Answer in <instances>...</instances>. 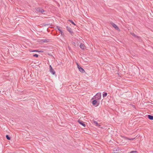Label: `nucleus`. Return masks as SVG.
<instances>
[{
    "mask_svg": "<svg viewBox=\"0 0 153 153\" xmlns=\"http://www.w3.org/2000/svg\"><path fill=\"white\" fill-rule=\"evenodd\" d=\"M66 28H67V30L69 31V32L72 35H73L74 34V32L72 31V29L71 28L68 27V26H67Z\"/></svg>",
    "mask_w": 153,
    "mask_h": 153,
    "instance_id": "7ed1b4c3",
    "label": "nucleus"
},
{
    "mask_svg": "<svg viewBox=\"0 0 153 153\" xmlns=\"http://www.w3.org/2000/svg\"><path fill=\"white\" fill-rule=\"evenodd\" d=\"M80 48L82 50H84L85 48V45L82 43H81L80 44Z\"/></svg>",
    "mask_w": 153,
    "mask_h": 153,
    "instance_id": "6e6552de",
    "label": "nucleus"
},
{
    "mask_svg": "<svg viewBox=\"0 0 153 153\" xmlns=\"http://www.w3.org/2000/svg\"><path fill=\"white\" fill-rule=\"evenodd\" d=\"M60 33L61 35L63 36H64V33H63V32H62V30L61 31H60Z\"/></svg>",
    "mask_w": 153,
    "mask_h": 153,
    "instance_id": "2eb2a0df",
    "label": "nucleus"
},
{
    "mask_svg": "<svg viewBox=\"0 0 153 153\" xmlns=\"http://www.w3.org/2000/svg\"><path fill=\"white\" fill-rule=\"evenodd\" d=\"M94 123L95 125L97 126L100 127V125L98 124V123L95 121H94Z\"/></svg>",
    "mask_w": 153,
    "mask_h": 153,
    "instance_id": "9d476101",
    "label": "nucleus"
},
{
    "mask_svg": "<svg viewBox=\"0 0 153 153\" xmlns=\"http://www.w3.org/2000/svg\"><path fill=\"white\" fill-rule=\"evenodd\" d=\"M36 11L38 12L42 13L44 11L43 9L40 8H38L36 9Z\"/></svg>",
    "mask_w": 153,
    "mask_h": 153,
    "instance_id": "1a4fd4ad",
    "label": "nucleus"
},
{
    "mask_svg": "<svg viewBox=\"0 0 153 153\" xmlns=\"http://www.w3.org/2000/svg\"><path fill=\"white\" fill-rule=\"evenodd\" d=\"M134 139H135V138H132L129 139V140H133Z\"/></svg>",
    "mask_w": 153,
    "mask_h": 153,
    "instance_id": "6ab92c4d",
    "label": "nucleus"
},
{
    "mask_svg": "<svg viewBox=\"0 0 153 153\" xmlns=\"http://www.w3.org/2000/svg\"><path fill=\"white\" fill-rule=\"evenodd\" d=\"M33 56H34V57H36L37 58L38 57V55L37 54H35L33 55Z\"/></svg>",
    "mask_w": 153,
    "mask_h": 153,
    "instance_id": "a211bd4d",
    "label": "nucleus"
},
{
    "mask_svg": "<svg viewBox=\"0 0 153 153\" xmlns=\"http://www.w3.org/2000/svg\"><path fill=\"white\" fill-rule=\"evenodd\" d=\"M50 68V72L53 74L54 75L55 74V72L54 70L53 69L51 65L49 66Z\"/></svg>",
    "mask_w": 153,
    "mask_h": 153,
    "instance_id": "20e7f679",
    "label": "nucleus"
},
{
    "mask_svg": "<svg viewBox=\"0 0 153 153\" xmlns=\"http://www.w3.org/2000/svg\"><path fill=\"white\" fill-rule=\"evenodd\" d=\"M111 25L112 27L117 30L119 31H120V30L119 28L114 23H112Z\"/></svg>",
    "mask_w": 153,
    "mask_h": 153,
    "instance_id": "f257e3e1",
    "label": "nucleus"
},
{
    "mask_svg": "<svg viewBox=\"0 0 153 153\" xmlns=\"http://www.w3.org/2000/svg\"><path fill=\"white\" fill-rule=\"evenodd\" d=\"M69 21L72 24H73L74 25H76V24L73 22L72 21H71V20H69Z\"/></svg>",
    "mask_w": 153,
    "mask_h": 153,
    "instance_id": "f3484780",
    "label": "nucleus"
},
{
    "mask_svg": "<svg viewBox=\"0 0 153 153\" xmlns=\"http://www.w3.org/2000/svg\"><path fill=\"white\" fill-rule=\"evenodd\" d=\"M148 117L149 119L150 120H153V116L149 115H148Z\"/></svg>",
    "mask_w": 153,
    "mask_h": 153,
    "instance_id": "9b49d317",
    "label": "nucleus"
},
{
    "mask_svg": "<svg viewBox=\"0 0 153 153\" xmlns=\"http://www.w3.org/2000/svg\"><path fill=\"white\" fill-rule=\"evenodd\" d=\"M137 152L136 151H132L128 153H136Z\"/></svg>",
    "mask_w": 153,
    "mask_h": 153,
    "instance_id": "4468645a",
    "label": "nucleus"
},
{
    "mask_svg": "<svg viewBox=\"0 0 153 153\" xmlns=\"http://www.w3.org/2000/svg\"><path fill=\"white\" fill-rule=\"evenodd\" d=\"M78 122L81 125H82L84 127H85L86 126L85 124L84 123V122L80 120H79L78 121Z\"/></svg>",
    "mask_w": 153,
    "mask_h": 153,
    "instance_id": "39448f33",
    "label": "nucleus"
},
{
    "mask_svg": "<svg viewBox=\"0 0 153 153\" xmlns=\"http://www.w3.org/2000/svg\"><path fill=\"white\" fill-rule=\"evenodd\" d=\"M6 137L7 139V140H10V138L9 137L8 135H6Z\"/></svg>",
    "mask_w": 153,
    "mask_h": 153,
    "instance_id": "dca6fc26",
    "label": "nucleus"
},
{
    "mask_svg": "<svg viewBox=\"0 0 153 153\" xmlns=\"http://www.w3.org/2000/svg\"><path fill=\"white\" fill-rule=\"evenodd\" d=\"M56 28L59 31V32L62 30L61 28L58 26L56 27Z\"/></svg>",
    "mask_w": 153,
    "mask_h": 153,
    "instance_id": "f8f14e48",
    "label": "nucleus"
},
{
    "mask_svg": "<svg viewBox=\"0 0 153 153\" xmlns=\"http://www.w3.org/2000/svg\"><path fill=\"white\" fill-rule=\"evenodd\" d=\"M32 52H41V51H32Z\"/></svg>",
    "mask_w": 153,
    "mask_h": 153,
    "instance_id": "aec40b11",
    "label": "nucleus"
},
{
    "mask_svg": "<svg viewBox=\"0 0 153 153\" xmlns=\"http://www.w3.org/2000/svg\"><path fill=\"white\" fill-rule=\"evenodd\" d=\"M92 104L94 105H95L96 106H98L99 104L97 103V102L96 100H94L92 102Z\"/></svg>",
    "mask_w": 153,
    "mask_h": 153,
    "instance_id": "423d86ee",
    "label": "nucleus"
},
{
    "mask_svg": "<svg viewBox=\"0 0 153 153\" xmlns=\"http://www.w3.org/2000/svg\"><path fill=\"white\" fill-rule=\"evenodd\" d=\"M118 152H113V153H118Z\"/></svg>",
    "mask_w": 153,
    "mask_h": 153,
    "instance_id": "4be33fe9",
    "label": "nucleus"
},
{
    "mask_svg": "<svg viewBox=\"0 0 153 153\" xmlns=\"http://www.w3.org/2000/svg\"><path fill=\"white\" fill-rule=\"evenodd\" d=\"M77 67L79 71L82 72L83 73L85 72L84 70L80 66L78 65Z\"/></svg>",
    "mask_w": 153,
    "mask_h": 153,
    "instance_id": "0eeeda50",
    "label": "nucleus"
},
{
    "mask_svg": "<svg viewBox=\"0 0 153 153\" xmlns=\"http://www.w3.org/2000/svg\"><path fill=\"white\" fill-rule=\"evenodd\" d=\"M133 36H136V35L134 33H131V34Z\"/></svg>",
    "mask_w": 153,
    "mask_h": 153,
    "instance_id": "412c9836",
    "label": "nucleus"
},
{
    "mask_svg": "<svg viewBox=\"0 0 153 153\" xmlns=\"http://www.w3.org/2000/svg\"><path fill=\"white\" fill-rule=\"evenodd\" d=\"M95 98L97 100H100L101 99V93H97L95 96Z\"/></svg>",
    "mask_w": 153,
    "mask_h": 153,
    "instance_id": "f03ea898",
    "label": "nucleus"
},
{
    "mask_svg": "<svg viewBox=\"0 0 153 153\" xmlns=\"http://www.w3.org/2000/svg\"><path fill=\"white\" fill-rule=\"evenodd\" d=\"M107 93H104L103 94V97H105L106 96H107Z\"/></svg>",
    "mask_w": 153,
    "mask_h": 153,
    "instance_id": "ddd939ff",
    "label": "nucleus"
}]
</instances>
